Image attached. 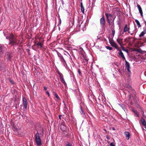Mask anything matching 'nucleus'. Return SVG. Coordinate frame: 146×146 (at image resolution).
Listing matches in <instances>:
<instances>
[{"label": "nucleus", "mask_w": 146, "mask_h": 146, "mask_svg": "<svg viewBox=\"0 0 146 146\" xmlns=\"http://www.w3.org/2000/svg\"><path fill=\"white\" fill-rule=\"evenodd\" d=\"M23 102L24 107L26 109L27 107V102L26 99L24 98H23Z\"/></svg>", "instance_id": "nucleus-9"}, {"label": "nucleus", "mask_w": 146, "mask_h": 146, "mask_svg": "<svg viewBox=\"0 0 146 146\" xmlns=\"http://www.w3.org/2000/svg\"><path fill=\"white\" fill-rule=\"evenodd\" d=\"M7 38L9 39L10 44L14 45L17 42V39L12 34H11L8 37H7Z\"/></svg>", "instance_id": "nucleus-1"}, {"label": "nucleus", "mask_w": 146, "mask_h": 146, "mask_svg": "<svg viewBox=\"0 0 146 146\" xmlns=\"http://www.w3.org/2000/svg\"><path fill=\"white\" fill-rule=\"evenodd\" d=\"M145 128L146 129V127H145Z\"/></svg>", "instance_id": "nucleus-34"}, {"label": "nucleus", "mask_w": 146, "mask_h": 146, "mask_svg": "<svg viewBox=\"0 0 146 146\" xmlns=\"http://www.w3.org/2000/svg\"><path fill=\"white\" fill-rule=\"evenodd\" d=\"M119 52H118V54H119V55L124 60H125V57L123 54V53L122 52L121 50H119Z\"/></svg>", "instance_id": "nucleus-10"}, {"label": "nucleus", "mask_w": 146, "mask_h": 146, "mask_svg": "<svg viewBox=\"0 0 146 146\" xmlns=\"http://www.w3.org/2000/svg\"><path fill=\"white\" fill-rule=\"evenodd\" d=\"M54 96L58 100H59L60 99V98L58 96V95L56 93H55V94Z\"/></svg>", "instance_id": "nucleus-23"}, {"label": "nucleus", "mask_w": 146, "mask_h": 146, "mask_svg": "<svg viewBox=\"0 0 146 146\" xmlns=\"http://www.w3.org/2000/svg\"><path fill=\"white\" fill-rule=\"evenodd\" d=\"M60 129L62 131H64L66 129V127L63 125H61Z\"/></svg>", "instance_id": "nucleus-16"}, {"label": "nucleus", "mask_w": 146, "mask_h": 146, "mask_svg": "<svg viewBox=\"0 0 146 146\" xmlns=\"http://www.w3.org/2000/svg\"><path fill=\"white\" fill-rule=\"evenodd\" d=\"M127 31L128 32V33H130V32L129 31V28L127 27V25H126L125 26L123 31L124 32H125Z\"/></svg>", "instance_id": "nucleus-14"}, {"label": "nucleus", "mask_w": 146, "mask_h": 146, "mask_svg": "<svg viewBox=\"0 0 146 146\" xmlns=\"http://www.w3.org/2000/svg\"><path fill=\"white\" fill-rule=\"evenodd\" d=\"M135 22H136L137 24V25L138 26V27H141V25H140V23L139 21L138 20H137V19L135 20Z\"/></svg>", "instance_id": "nucleus-17"}, {"label": "nucleus", "mask_w": 146, "mask_h": 146, "mask_svg": "<svg viewBox=\"0 0 146 146\" xmlns=\"http://www.w3.org/2000/svg\"><path fill=\"white\" fill-rule=\"evenodd\" d=\"M134 112L136 114V115L137 116H138V115L137 113V112L136 111H134Z\"/></svg>", "instance_id": "nucleus-26"}, {"label": "nucleus", "mask_w": 146, "mask_h": 146, "mask_svg": "<svg viewBox=\"0 0 146 146\" xmlns=\"http://www.w3.org/2000/svg\"><path fill=\"white\" fill-rule=\"evenodd\" d=\"M61 116H62V115H59V118L60 119H61Z\"/></svg>", "instance_id": "nucleus-32"}, {"label": "nucleus", "mask_w": 146, "mask_h": 146, "mask_svg": "<svg viewBox=\"0 0 146 146\" xmlns=\"http://www.w3.org/2000/svg\"><path fill=\"white\" fill-rule=\"evenodd\" d=\"M125 135L127 139L128 140L130 137V133L128 132H125Z\"/></svg>", "instance_id": "nucleus-12"}, {"label": "nucleus", "mask_w": 146, "mask_h": 146, "mask_svg": "<svg viewBox=\"0 0 146 146\" xmlns=\"http://www.w3.org/2000/svg\"><path fill=\"white\" fill-rule=\"evenodd\" d=\"M38 47L39 48H41L42 47V44L40 42H38L36 44Z\"/></svg>", "instance_id": "nucleus-20"}, {"label": "nucleus", "mask_w": 146, "mask_h": 146, "mask_svg": "<svg viewBox=\"0 0 146 146\" xmlns=\"http://www.w3.org/2000/svg\"><path fill=\"white\" fill-rule=\"evenodd\" d=\"M110 146H115L113 143H111L110 144Z\"/></svg>", "instance_id": "nucleus-27"}, {"label": "nucleus", "mask_w": 146, "mask_h": 146, "mask_svg": "<svg viewBox=\"0 0 146 146\" xmlns=\"http://www.w3.org/2000/svg\"><path fill=\"white\" fill-rule=\"evenodd\" d=\"M81 112L83 114H85V113H84V112L83 111L81 107Z\"/></svg>", "instance_id": "nucleus-25"}, {"label": "nucleus", "mask_w": 146, "mask_h": 146, "mask_svg": "<svg viewBox=\"0 0 146 146\" xmlns=\"http://www.w3.org/2000/svg\"><path fill=\"white\" fill-rule=\"evenodd\" d=\"M100 23L102 26H104L105 25V21L104 18L103 17L100 19Z\"/></svg>", "instance_id": "nucleus-5"}, {"label": "nucleus", "mask_w": 146, "mask_h": 146, "mask_svg": "<svg viewBox=\"0 0 146 146\" xmlns=\"http://www.w3.org/2000/svg\"><path fill=\"white\" fill-rule=\"evenodd\" d=\"M110 43L112 46L114 47L117 49L119 50V48L118 47V46L115 42L113 40H111L110 41Z\"/></svg>", "instance_id": "nucleus-4"}, {"label": "nucleus", "mask_w": 146, "mask_h": 146, "mask_svg": "<svg viewBox=\"0 0 146 146\" xmlns=\"http://www.w3.org/2000/svg\"><path fill=\"white\" fill-rule=\"evenodd\" d=\"M13 129L15 130H18L19 129L18 126H16L14 125H13Z\"/></svg>", "instance_id": "nucleus-19"}, {"label": "nucleus", "mask_w": 146, "mask_h": 146, "mask_svg": "<svg viewBox=\"0 0 146 146\" xmlns=\"http://www.w3.org/2000/svg\"><path fill=\"white\" fill-rule=\"evenodd\" d=\"M125 60V66L126 67V68L127 69V70L128 72H130V71L129 70V67H130L129 64L126 60Z\"/></svg>", "instance_id": "nucleus-6"}, {"label": "nucleus", "mask_w": 146, "mask_h": 146, "mask_svg": "<svg viewBox=\"0 0 146 146\" xmlns=\"http://www.w3.org/2000/svg\"><path fill=\"white\" fill-rule=\"evenodd\" d=\"M9 81H10V82L12 83V84H13V81H12V80H11V79H10L9 80Z\"/></svg>", "instance_id": "nucleus-31"}, {"label": "nucleus", "mask_w": 146, "mask_h": 146, "mask_svg": "<svg viewBox=\"0 0 146 146\" xmlns=\"http://www.w3.org/2000/svg\"><path fill=\"white\" fill-rule=\"evenodd\" d=\"M66 146H72L71 144L68 143V144L66 145Z\"/></svg>", "instance_id": "nucleus-28"}, {"label": "nucleus", "mask_w": 146, "mask_h": 146, "mask_svg": "<svg viewBox=\"0 0 146 146\" xmlns=\"http://www.w3.org/2000/svg\"><path fill=\"white\" fill-rule=\"evenodd\" d=\"M137 7L138 8L139 11L141 15V16L142 17L143 16V12H142V9H141V6H140V5H139V4H137Z\"/></svg>", "instance_id": "nucleus-8"}, {"label": "nucleus", "mask_w": 146, "mask_h": 146, "mask_svg": "<svg viewBox=\"0 0 146 146\" xmlns=\"http://www.w3.org/2000/svg\"><path fill=\"white\" fill-rule=\"evenodd\" d=\"M145 128L146 129V127H145Z\"/></svg>", "instance_id": "nucleus-35"}, {"label": "nucleus", "mask_w": 146, "mask_h": 146, "mask_svg": "<svg viewBox=\"0 0 146 146\" xmlns=\"http://www.w3.org/2000/svg\"><path fill=\"white\" fill-rule=\"evenodd\" d=\"M60 79L61 80L62 82L64 84H66L65 82V81L64 80L63 78L61 76V77Z\"/></svg>", "instance_id": "nucleus-22"}, {"label": "nucleus", "mask_w": 146, "mask_h": 146, "mask_svg": "<svg viewBox=\"0 0 146 146\" xmlns=\"http://www.w3.org/2000/svg\"><path fill=\"white\" fill-rule=\"evenodd\" d=\"M146 33L145 30H144L140 34L139 36L140 37H141L143 36L144 34H145Z\"/></svg>", "instance_id": "nucleus-15"}, {"label": "nucleus", "mask_w": 146, "mask_h": 146, "mask_svg": "<svg viewBox=\"0 0 146 146\" xmlns=\"http://www.w3.org/2000/svg\"><path fill=\"white\" fill-rule=\"evenodd\" d=\"M141 122L144 126L146 127V122L143 118H141Z\"/></svg>", "instance_id": "nucleus-13"}, {"label": "nucleus", "mask_w": 146, "mask_h": 146, "mask_svg": "<svg viewBox=\"0 0 146 146\" xmlns=\"http://www.w3.org/2000/svg\"><path fill=\"white\" fill-rule=\"evenodd\" d=\"M106 15L108 21V23L110 24V22H111V20L113 22V21L115 18V17L112 16V15L108 14L107 13H106Z\"/></svg>", "instance_id": "nucleus-3"}, {"label": "nucleus", "mask_w": 146, "mask_h": 146, "mask_svg": "<svg viewBox=\"0 0 146 146\" xmlns=\"http://www.w3.org/2000/svg\"><path fill=\"white\" fill-rule=\"evenodd\" d=\"M6 50V48L3 46H1L0 47V55L3 53V51Z\"/></svg>", "instance_id": "nucleus-7"}, {"label": "nucleus", "mask_w": 146, "mask_h": 146, "mask_svg": "<svg viewBox=\"0 0 146 146\" xmlns=\"http://www.w3.org/2000/svg\"><path fill=\"white\" fill-rule=\"evenodd\" d=\"M44 89L45 90H46L47 89V88L46 87H44Z\"/></svg>", "instance_id": "nucleus-30"}, {"label": "nucleus", "mask_w": 146, "mask_h": 146, "mask_svg": "<svg viewBox=\"0 0 146 146\" xmlns=\"http://www.w3.org/2000/svg\"><path fill=\"white\" fill-rule=\"evenodd\" d=\"M122 49L124 51H125L127 53L128 52V50L125 49L124 48H122Z\"/></svg>", "instance_id": "nucleus-24"}, {"label": "nucleus", "mask_w": 146, "mask_h": 146, "mask_svg": "<svg viewBox=\"0 0 146 146\" xmlns=\"http://www.w3.org/2000/svg\"><path fill=\"white\" fill-rule=\"evenodd\" d=\"M35 138L37 145V146H40L41 145V141L39 134L37 133L35 135Z\"/></svg>", "instance_id": "nucleus-2"}, {"label": "nucleus", "mask_w": 146, "mask_h": 146, "mask_svg": "<svg viewBox=\"0 0 146 146\" xmlns=\"http://www.w3.org/2000/svg\"><path fill=\"white\" fill-rule=\"evenodd\" d=\"M81 10L82 11V12L83 13H84V9L83 7V6L82 5V3H81Z\"/></svg>", "instance_id": "nucleus-18"}, {"label": "nucleus", "mask_w": 146, "mask_h": 146, "mask_svg": "<svg viewBox=\"0 0 146 146\" xmlns=\"http://www.w3.org/2000/svg\"><path fill=\"white\" fill-rule=\"evenodd\" d=\"M46 93L48 95V96H49V92H48V91H46Z\"/></svg>", "instance_id": "nucleus-29"}, {"label": "nucleus", "mask_w": 146, "mask_h": 146, "mask_svg": "<svg viewBox=\"0 0 146 146\" xmlns=\"http://www.w3.org/2000/svg\"><path fill=\"white\" fill-rule=\"evenodd\" d=\"M117 41L121 46H122V39L120 38H118L117 40Z\"/></svg>", "instance_id": "nucleus-11"}, {"label": "nucleus", "mask_w": 146, "mask_h": 146, "mask_svg": "<svg viewBox=\"0 0 146 146\" xmlns=\"http://www.w3.org/2000/svg\"><path fill=\"white\" fill-rule=\"evenodd\" d=\"M113 130H115V129H114V128H113Z\"/></svg>", "instance_id": "nucleus-33"}, {"label": "nucleus", "mask_w": 146, "mask_h": 146, "mask_svg": "<svg viewBox=\"0 0 146 146\" xmlns=\"http://www.w3.org/2000/svg\"><path fill=\"white\" fill-rule=\"evenodd\" d=\"M106 48L107 49H108L110 50H111L112 49V47H110L109 46H106Z\"/></svg>", "instance_id": "nucleus-21"}]
</instances>
